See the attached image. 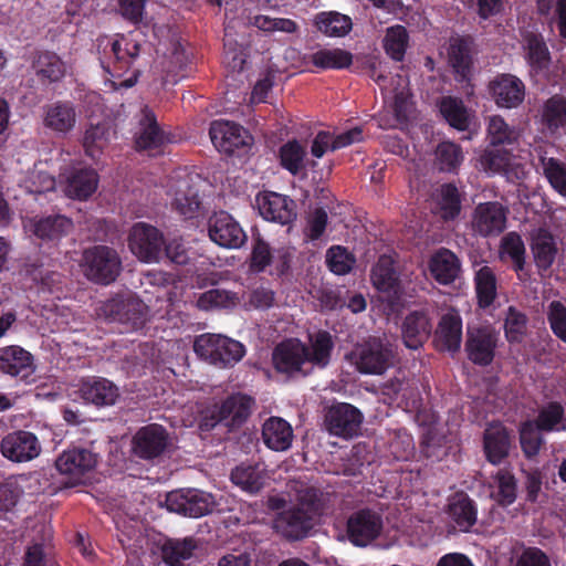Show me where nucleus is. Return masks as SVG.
<instances>
[{"mask_svg": "<svg viewBox=\"0 0 566 566\" xmlns=\"http://www.w3.org/2000/svg\"><path fill=\"white\" fill-rule=\"evenodd\" d=\"M164 245V235L156 227L145 222H138L132 227L128 247L139 261L145 263L159 262Z\"/></svg>", "mask_w": 566, "mask_h": 566, "instance_id": "obj_10", "label": "nucleus"}, {"mask_svg": "<svg viewBox=\"0 0 566 566\" xmlns=\"http://www.w3.org/2000/svg\"><path fill=\"white\" fill-rule=\"evenodd\" d=\"M147 313V306L132 292L116 295L97 307L98 316L129 324L133 329H138L144 325Z\"/></svg>", "mask_w": 566, "mask_h": 566, "instance_id": "obj_9", "label": "nucleus"}, {"mask_svg": "<svg viewBox=\"0 0 566 566\" xmlns=\"http://www.w3.org/2000/svg\"><path fill=\"white\" fill-rule=\"evenodd\" d=\"M281 165L292 175L302 172L307 165L306 150L296 140L287 142L280 149Z\"/></svg>", "mask_w": 566, "mask_h": 566, "instance_id": "obj_50", "label": "nucleus"}, {"mask_svg": "<svg viewBox=\"0 0 566 566\" xmlns=\"http://www.w3.org/2000/svg\"><path fill=\"white\" fill-rule=\"evenodd\" d=\"M195 547L192 538L169 539L163 545V558L170 566H182L184 562L191 558Z\"/></svg>", "mask_w": 566, "mask_h": 566, "instance_id": "obj_49", "label": "nucleus"}, {"mask_svg": "<svg viewBox=\"0 0 566 566\" xmlns=\"http://www.w3.org/2000/svg\"><path fill=\"white\" fill-rule=\"evenodd\" d=\"M431 331L429 317L423 312L410 313L402 324V339L410 349L420 348L428 339Z\"/></svg>", "mask_w": 566, "mask_h": 566, "instance_id": "obj_37", "label": "nucleus"}, {"mask_svg": "<svg viewBox=\"0 0 566 566\" xmlns=\"http://www.w3.org/2000/svg\"><path fill=\"white\" fill-rule=\"evenodd\" d=\"M265 471L259 464H241L231 472L232 482L249 493L259 492L265 483Z\"/></svg>", "mask_w": 566, "mask_h": 566, "instance_id": "obj_41", "label": "nucleus"}, {"mask_svg": "<svg viewBox=\"0 0 566 566\" xmlns=\"http://www.w3.org/2000/svg\"><path fill=\"white\" fill-rule=\"evenodd\" d=\"M112 127L108 123H99L86 129L83 146L87 156L92 159H98L104 149L108 146L112 136Z\"/></svg>", "mask_w": 566, "mask_h": 566, "instance_id": "obj_42", "label": "nucleus"}, {"mask_svg": "<svg viewBox=\"0 0 566 566\" xmlns=\"http://www.w3.org/2000/svg\"><path fill=\"white\" fill-rule=\"evenodd\" d=\"M394 258L384 254L379 256L377 263L371 270V282L381 293L386 294L388 301L398 297L400 293L399 281L394 269Z\"/></svg>", "mask_w": 566, "mask_h": 566, "instance_id": "obj_31", "label": "nucleus"}, {"mask_svg": "<svg viewBox=\"0 0 566 566\" xmlns=\"http://www.w3.org/2000/svg\"><path fill=\"white\" fill-rule=\"evenodd\" d=\"M0 373L19 382L30 385L35 381V357L32 353L19 345L1 347Z\"/></svg>", "mask_w": 566, "mask_h": 566, "instance_id": "obj_11", "label": "nucleus"}, {"mask_svg": "<svg viewBox=\"0 0 566 566\" xmlns=\"http://www.w3.org/2000/svg\"><path fill=\"white\" fill-rule=\"evenodd\" d=\"M84 276L97 284L114 282L122 271V260L116 250L107 245L85 249L80 263Z\"/></svg>", "mask_w": 566, "mask_h": 566, "instance_id": "obj_6", "label": "nucleus"}, {"mask_svg": "<svg viewBox=\"0 0 566 566\" xmlns=\"http://www.w3.org/2000/svg\"><path fill=\"white\" fill-rule=\"evenodd\" d=\"M524 57L534 75H546L551 66L548 48L538 34H527L523 44Z\"/></svg>", "mask_w": 566, "mask_h": 566, "instance_id": "obj_36", "label": "nucleus"}, {"mask_svg": "<svg viewBox=\"0 0 566 566\" xmlns=\"http://www.w3.org/2000/svg\"><path fill=\"white\" fill-rule=\"evenodd\" d=\"M462 158L460 147L451 142H443L437 147L436 161L440 170H454L461 164Z\"/></svg>", "mask_w": 566, "mask_h": 566, "instance_id": "obj_61", "label": "nucleus"}, {"mask_svg": "<svg viewBox=\"0 0 566 566\" xmlns=\"http://www.w3.org/2000/svg\"><path fill=\"white\" fill-rule=\"evenodd\" d=\"M537 8L542 14L553 11L559 36L566 42V0H537Z\"/></svg>", "mask_w": 566, "mask_h": 566, "instance_id": "obj_64", "label": "nucleus"}, {"mask_svg": "<svg viewBox=\"0 0 566 566\" xmlns=\"http://www.w3.org/2000/svg\"><path fill=\"white\" fill-rule=\"evenodd\" d=\"M475 290L480 306L488 307L496 296V277L493 270L483 265L475 273Z\"/></svg>", "mask_w": 566, "mask_h": 566, "instance_id": "obj_53", "label": "nucleus"}, {"mask_svg": "<svg viewBox=\"0 0 566 566\" xmlns=\"http://www.w3.org/2000/svg\"><path fill=\"white\" fill-rule=\"evenodd\" d=\"M239 296L233 292L221 289H211L199 295L197 306L205 311L232 308L239 304Z\"/></svg>", "mask_w": 566, "mask_h": 566, "instance_id": "obj_52", "label": "nucleus"}, {"mask_svg": "<svg viewBox=\"0 0 566 566\" xmlns=\"http://www.w3.org/2000/svg\"><path fill=\"white\" fill-rule=\"evenodd\" d=\"M198 175L177 174L167 184V200L170 209L184 219L195 218L200 209Z\"/></svg>", "mask_w": 566, "mask_h": 566, "instance_id": "obj_7", "label": "nucleus"}, {"mask_svg": "<svg viewBox=\"0 0 566 566\" xmlns=\"http://www.w3.org/2000/svg\"><path fill=\"white\" fill-rule=\"evenodd\" d=\"M96 463V455L90 450L72 448L63 451L57 457L55 468L69 482L77 483L95 468Z\"/></svg>", "mask_w": 566, "mask_h": 566, "instance_id": "obj_19", "label": "nucleus"}, {"mask_svg": "<svg viewBox=\"0 0 566 566\" xmlns=\"http://www.w3.org/2000/svg\"><path fill=\"white\" fill-rule=\"evenodd\" d=\"M324 506L323 493L314 486L296 489L295 503L280 512L273 521L274 530L289 539L307 536Z\"/></svg>", "mask_w": 566, "mask_h": 566, "instance_id": "obj_2", "label": "nucleus"}, {"mask_svg": "<svg viewBox=\"0 0 566 566\" xmlns=\"http://www.w3.org/2000/svg\"><path fill=\"white\" fill-rule=\"evenodd\" d=\"M491 92L497 106L514 108L523 102L525 86L518 77L502 74L491 83Z\"/></svg>", "mask_w": 566, "mask_h": 566, "instance_id": "obj_29", "label": "nucleus"}, {"mask_svg": "<svg viewBox=\"0 0 566 566\" xmlns=\"http://www.w3.org/2000/svg\"><path fill=\"white\" fill-rule=\"evenodd\" d=\"M1 454L15 463L29 462L36 459L42 447L38 437L24 430L8 433L0 443Z\"/></svg>", "mask_w": 566, "mask_h": 566, "instance_id": "obj_14", "label": "nucleus"}, {"mask_svg": "<svg viewBox=\"0 0 566 566\" xmlns=\"http://www.w3.org/2000/svg\"><path fill=\"white\" fill-rule=\"evenodd\" d=\"M381 530V516L370 510L354 513L347 522L348 538L356 546L368 545L380 535Z\"/></svg>", "mask_w": 566, "mask_h": 566, "instance_id": "obj_21", "label": "nucleus"}, {"mask_svg": "<svg viewBox=\"0 0 566 566\" xmlns=\"http://www.w3.org/2000/svg\"><path fill=\"white\" fill-rule=\"evenodd\" d=\"M255 205L265 220L289 224L296 219L295 203L286 196L263 191L256 196Z\"/></svg>", "mask_w": 566, "mask_h": 566, "instance_id": "obj_20", "label": "nucleus"}, {"mask_svg": "<svg viewBox=\"0 0 566 566\" xmlns=\"http://www.w3.org/2000/svg\"><path fill=\"white\" fill-rule=\"evenodd\" d=\"M384 49L386 53L395 61H402L409 44V34L405 27L392 25L386 30L384 38Z\"/></svg>", "mask_w": 566, "mask_h": 566, "instance_id": "obj_51", "label": "nucleus"}, {"mask_svg": "<svg viewBox=\"0 0 566 566\" xmlns=\"http://www.w3.org/2000/svg\"><path fill=\"white\" fill-rule=\"evenodd\" d=\"M497 342L496 332L489 327H481L476 331L469 329L467 350L469 358L480 365H488L492 361Z\"/></svg>", "mask_w": 566, "mask_h": 566, "instance_id": "obj_27", "label": "nucleus"}, {"mask_svg": "<svg viewBox=\"0 0 566 566\" xmlns=\"http://www.w3.org/2000/svg\"><path fill=\"white\" fill-rule=\"evenodd\" d=\"M326 423L332 434L352 438L360 428L361 415L349 403H338L329 409Z\"/></svg>", "mask_w": 566, "mask_h": 566, "instance_id": "obj_25", "label": "nucleus"}, {"mask_svg": "<svg viewBox=\"0 0 566 566\" xmlns=\"http://www.w3.org/2000/svg\"><path fill=\"white\" fill-rule=\"evenodd\" d=\"M535 424L543 431L566 430V418L564 417L563 407L556 402L545 406L539 411Z\"/></svg>", "mask_w": 566, "mask_h": 566, "instance_id": "obj_56", "label": "nucleus"}, {"mask_svg": "<svg viewBox=\"0 0 566 566\" xmlns=\"http://www.w3.org/2000/svg\"><path fill=\"white\" fill-rule=\"evenodd\" d=\"M495 490L492 496L501 504H512L516 499V483L514 476L507 471H499L494 478Z\"/></svg>", "mask_w": 566, "mask_h": 566, "instance_id": "obj_60", "label": "nucleus"}, {"mask_svg": "<svg viewBox=\"0 0 566 566\" xmlns=\"http://www.w3.org/2000/svg\"><path fill=\"white\" fill-rule=\"evenodd\" d=\"M500 256L502 260H511L515 271L520 272L523 270L525 263V245L517 233L510 232L503 237L500 247Z\"/></svg>", "mask_w": 566, "mask_h": 566, "instance_id": "obj_54", "label": "nucleus"}, {"mask_svg": "<svg viewBox=\"0 0 566 566\" xmlns=\"http://www.w3.org/2000/svg\"><path fill=\"white\" fill-rule=\"evenodd\" d=\"M293 438V429L283 418L271 417L262 426V440L273 451L282 452L289 450Z\"/></svg>", "mask_w": 566, "mask_h": 566, "instance_id": "obj_35", "label": "nucleus"}, {"mask_svg": "<svg viewBox=\"0 0 566 566\" xmlns=\"http://www.w3.org/2000/svg\"><path fill=\"white\" fill-rule=\"evenodd\" d=\"M60 182L64 185L66 196L84 200L96 191L98 175L94 169L76 164L61 172Z\"/></svg>", "mask_w": 566, "mask_h": 566, "instance_id": "obj_18", "label": "nucleus"}, {"mask_svg": "<svg viewBox=\"0 0 566 566\" xmlns=\"http://www.w3.org/2000/svg\"><path fill=\"white\" fill-rule=\"evenodd\" d=\"M209 237L218 245L239 249L247 241V234L239 222L228 212H216L209 220Z\"/></svg>", "mask_w": 566, "mask_h": 566, "instance_id": "obj_17", "label": "nucleus"}, {"mask_svg": "<svg viewBox=\"0 0 566 566\" xmlns=\"http://www.w3.org/2000/svg\"><path fill=\"white\" fill-rule=\"evenodd\" d=\"M188 515L189 517H200L213 511L217 502L212 494L188 489Z\"/></svg>", "mask_w": 566, "mask_h": 566, "instance_id": "obj_59", "label": "nucleus"}, {"mask_svg": "<svg viewBox=\"0 0 566 566\" xmlns=\"http://www.w3.org/2000/svg\"><path fill=\"white\" fill-rule=\"evenodd\" d=\"M253 400L242 394L228 397L209 420L202 419L201 427L210 428L218 422H223L229 428L239 427L244 423L251 415Z\"/></svg>", "mask_w": 566, "mask_h": 566, "instance_id": "obj_16", "label": "nucleus"}, {"mask_svg": "<svg viewBox=\"0 0 566 566\" xmlns=\"http://www.w3.org/2000/svg\"><path fill=\"white\" fill-rule=\"evenodd\" d=\"M486 134L491 148L480 157V167L486 172L502 174L507 179L521 178L523 170L518 157L513 154L520 130L502 116L493 115L489 118Z\"/></svg>", "mask_w": 566, "mask_h": 566, "instance_id": "obj_1", "label": "nucleus"}, {"mask_svg": "<svg viewBox=\"0 0 566 566\" xmlns=\"http://www.w3.org/2000/svg\"><path fill=\"white\" fill-rule=\"evenodd\" d=\"M448 60L452 69L462 78H467L470 73L471 56L469 44L460 36H453L448 45Z\"/></svg>", "mask_w": 566, "mask_h": 566, "instance_id": "obj_46", "label": "nucleus"}, {"mask_svg": "<svg viewBox=\"0 0 566 566\" xmlns=\"http://www.w3.org/2000/svg\"><path fill=\"white\" fill-rule=\"evenodd\" d=\"M166 140L167 137L158 127L154 113L148 107L143 108L138 128L135 133L136 147L154 155Z\"/></svg>", "mask_w": 566, "mask_h": 566, "instance_id": "obj_28", "label": "nucleus"}, {"mask_svg": "<svg viewBox=\"0 0 566 566\" xmlns=\"http://www.w3.org/2000/svg\"><path fill=\"white\" fill-rule=\"evenodd\" d=\"M28 232L41 240L54 241L67 234L72 228V221L63 216L46 217L42 219H28L23 223Z\"/></svg>", "mask_w": 566, "mask_h": 566, "instance_id": "obj_33", "label": "nucleus"}, {"mask_svg": "<svg viewBox=\"0 0 566 566\" xmlns=\"http://www.w3.org/2000/svg\"><path fill=\"white\" fill-rule=\"evenodd\" d=\"M311 61L322 69H345L352 64L353 55L342 49H326L313 53Z\"/></svg>", "mask_w": 566, "mask_h": 566, "instance_id": "obj_55", "label": "nucleus"}, {"mask_svg": "<svg viewBox=\"0 0 566 566\" xmlns=\"http://www.w3.org/2000/svg\"><path fill=\"white\" fill-rule=\"evenodd\" d=\"M537 124L545 135H555L566 125V99L553 96L545 101L537 115Z\"/></svg>", "mask_w": 566, "mask_h": 566, "instance_id": "obj_34", "label": "nucleus"}, {"mask_svg": "<svg viewBox=\"0 0 566 566\" xmlns=\"http://www.w3.org/2000/svg\"><path fill=\"white\" fill-rule=\"evenodd\" d=\"M374 80L381 86L384 94V106L376 117L379 127L385 129L401 127L415 113L408 78L397 74L388 84H384L386 77L375 73Z\"/></svg>", "mask_w": 566, "mask_h": 566, "instance_id": "obj_3", "label": "nucleus"}, {"mask_svg": "<svg viewBox=\"0 0 566 566\" xmlns=\"http://www.w3.org/2000/svg\"><path fill=\"white\" fill-rule=\"evenodd\" d=\"M428 269L431 276L442 285L453 283L461 272L458 256L448 249H439L429 260Z\"/></svg>", "mask_w": 566, "mask_h": 566, "instance_id": "obj_30", "label": "nucleus"}, {"mask_svg": "<svg viewBox=\"0 0 566 566\" xmlns=\"http://www.w3.org/2000/svg\"><path fill=\"white\" fill-rule=\"evenodd\" d=\"M34 69L39 76L50 82L61 80L66 73V64L53 52H41L34 62Z\"/></svg>", "mask_w": 566, "mask_h": 566, "instance_id": "obj_48", "label": "nucleus"}, {"mask_svg": "<svg viewBox=\"0 0 566 566\" xmlns=\"http://www.w3.org/2000/svg\"><path fill=\"white\" fill-rule=\"evenodd\" d=\"M542 166L548 182L563 197H566V165L555 158L542 157Z\"/></svg>", "mask_w": 566, "mask_h": 566, "instance_id": "obj_57", "label": "nucleus"}, {"mask_svg": "<svg viewBox=\"0 0 566 566\" xmlns=\"http://www.w3.org/2000/svg\"><path fill=\"white\" fill-rule=\"evenodd\" d=\"M395 356L394 346L386 337H371L356 345L348 359L361 374L382 375L394 366Z\"/></svg>", "mask_w": 566, "mask_h": 566, "instance_id": "obj_5", "label": "nucleus"}, {"mask_svg": "<svg viewBox=\"0 0 566 566\" xmlns=\"http://www.w3.org/2000/svg\"><path fill=\"white\" fill-rule=\"evenodd\" d=\"M209 135L213 146L226 154H233L238 149L249 147L252 143L248 130L230 120H213Z\"/></svg>", "mask_w": 566, "mask_h": 566, "instance_id": "obj_15", "label": "nucleus"}, {"mask_svg": "<svg viewBox=\"0 0 566 566\" xmlns=\"http://www.w3.org/2000/svg\"><path fill=\"white\" fill-rule=\"evenodd\" d=\"M472 229L483 237L497 235L506 228V210L499 202H484L475 207Z\"/></svg>", "mask_w": 566, "mask_h": 566, "instance_id": "obj_22", "label": "nucleus"}, {"mask_svg": "<svg viewBox=\"0 0 566 566\" xmlns=\"http://www.w3.org/2000/svg\"><path fill=\"white\" fill-rule=\"evenodd\" d=\"M449 516L460 531H468L476 521V510L467 495L457 494L449 503Z\"/></svg>", "mask_w": 566, "mask_h": 566, "instance_id": "obj_44", "label": "nucleus"}, {"mask_svg": "<svg viewBox=\"0 0 566 566\" xmlns=\"http://www.w3.org/2000/svg\"><path fill=\"white\" fill-rule=\"evenodd\" d=\"M170 444L167 431L159 424L153 423L140 428L133 439V451L143 459L160 455Z\"/></svg>", "mask_w": 566, "mask_h": 566, "instance_id": "obj_24", "label": "nucleus"}, {"mask_svg": "<svg viewBox=\"0 0 566 566\" xmlns=\"http://www.w3.org/2000/svg\"><path fill=\"white\" fill-rule=\"evenodd\" d=\"M532 252L538 269L547 270L556 256V244L553 235L545 229H537L532 235Z\"/></svg>", "mask_w": 566, "mask_h": 566, "instance_id": "obj_40", "label": "nucleus"}, {"mask_svg": "<svg viewBox=\"0 0 566 566\" xmlns=\"http://www.w3.org/2000/svg\"><path fill=\"white\" fill-rule=\"evenodd\" d=\"M326 263L333 273L345 275L353 269L355 258L346 248L333 245L326 252Z\"/></svg>", "mask_w": 566, "mask_h": 566, "instance_id": "obj_58", "label": "nucleus"}, {"mask_svg": "<svg viewBox=\"0 0 566 566\" xmlns=\"http://www.w3.org/2000/svg\"><path fill=\"white\" fill-rule=\"evenodd\" d=\"M538 426L535 422L527 421L523 423L520 430L521 447L527 458L538 453L543 443Z\"/></svg>", "mask_w": 566, "mask_h": 566, "instance_id": "obj_63", "label": "nucleus"}, {"mask_svg": "<svg viewBox=\"0 0 566 566\" xmlns=\"http://www.w3.org/2000/svg\"><path fill=\"white\" fill-rule=\"evenodd\" d=\"M97 49L102 67L112 77H120L138 57L140 41L134 33L104 35L97 39Z\"/></svg>", "mask_w": 566, "mask_h": 566, "instance_id": "obj_4", "label": "nucleus"}, {"mask_svg": "<svg viewBox=\"0 0 566 566\" xmlns=\"http://www.w3.org/2000/svg\"><path fill=\"white\" fill-rule=\"evenodd\" d=\"M155 34L158 38L156 52L163 71L168 74H176L189 61V54L181 42V38L177 31L166 27L157 28Z\"/></svg>", "mask_w": 566, "mask_h": 566, "instance_id": "obj_12", "label": "nucleus"}, {"mask_svg": "<svg viewBox=\"0 0 566 566\" xmlns=\"http://www.w3.org/2000/svg\"><path fill=\"white\" fill-rule=\"evenodd\" d=\"M272 360L277 371L287 375H306L311 371L306 358V345L297 338L280 343L273 350Z\"/></svg>", "mask_w": 566, "mask_h": 566, "instance_id": "obj_13", "label": "nucleus"}, {"mask_svg": "<svg viewBox=\"0 0 566 566\" xmlns=\"http://www.w3.org/2000/svg\"><path fill=\"white\" fill-rule=\"evenodd\" d=\"M24 187L29 192L41 193L55 188L54 178L45 171L43 165H35L24 180Z\"/></svg>", "mask_w": 566, "mask_h": 566, "instance_id": "obj_62", "label": "nucleus"}, {"mask_svg": "<svg viewBox=\"0 0 566 566\" xmlns=\"http://www.w3.org/2000/svg\"><path fill=\"white\" fill-rule=\"evenodd\" d=\"M440 112L452 127L459 130L469 128L472 116L461 99L443 97L440 102Z\"/></svg>", "mask_w": 566, "mask_h": 566, "instance_id": "obj_47", "label": "nucleus"}, {"mask_svg": "<svg viewBox=\"0 0 566 566\" xmlns=\"http://www.w3.org/2000/svg\"><path fill=\"white\" fill-rule=\"evenodd\" d=\"M334 342L332 335L325 331H318L310 334L308 345H306V358L311 370L314 367L325 368L332 357Z\"/></svg>", "mask_w": 566, "mask_h": 566, "instance_id": "obj_38", "label": "nucleus"}, {"mask_svg": "<svg viewBox=\"0 0 566 566\" xmlns=\"http://www.w3.org/2000/svg\"><path fill=\"white\" fill-rule=\"evenodd\" d=\"M80 392L84 400L96 406H112L119 397L118 387L111 380L101 377L83 380Z\"/></svg>", "mask_w": 566, "mask_h": 566, "instance_id": "obj_32", "label": "nucleus"}, {"mask_svg": "<svg viewBox=\"0 0 566 566\" xmlns=\"http://www.w3.org/2000/svg\"><path fill=\"white\" fill-rule=\"evenodd\" d=\"M437 211L444 220L454 219L461 210L460 195L453 185L447 184L440 186L434 195Z\"/></svg>", "mask_w": 566, "mask_h": 566, "instance_id": "obj_43", "label": "nucleus"}, {"mask_svg": "<svg viewBox=\"0 0 566 566\" xmlns=\"http://www.w3.org/2000/svg\"><path fill=\"white\" fill-rule=\"evenodd\" d=\"M315 25L326 36L340 38L346 35L353 27L348 15L338 12H322L315 17Z\"/></svg>", "mask_w": 566, "mask_h": 566, "instance_id": "obj_45", "label": "nucleus"}, {"mask_svg": "<svg viewBox=\"0 0 566 566\" xmlns=\"http://www.w3.org/2000/svg\"><path fill=\"white\" fill-rule=\"evenodd\" d=\"M462 343V318L458 311L451 308L441 315L433 335L437 349L457 353Z\"/></svg>", "mask_w": 566, "mask_h": 566, "instance_id": "obj_23", "label": "nucleus"}, {"mask_svg": "<svg viewBox=\"0 0 566 566\" xmlns=\"http://www.w3.org/2000/svg\"><path fill=\"white\" fill-rule=\"evenodd\" d=\"M510 448L511 439L502 424L494 423L486 428L484 433V451L491 463H500L507 457Z\"/></svg>", "mask_w": 566, "mask_h": 566, "instance_id": "obj_39", "label": "nucleus"}, {"mask_svg": "<svg viewBox=\"0 0 566 566\" xmlns=\"http://www.w3.org/2000/svg\"><path fill=\"white\" fill-rule=\"evenodd\" d=\"M77 113L70 102H54L43 107V125L59 135H66L75 127Z\"/></svg>", "mask_w": 566, "mask_h": 566, "instance_id": "obj_26", "label": "nucleus"}, {"mask_svg": "<svg viewBox=\"0 0 566 566\" xmlns=\"http://www.w3.org/2000/svg\"><path fill=\"white\" fill-rule=\"evenodd\" d=\"M193 349L198 356L218 367L233 366L244 354V346L221 334H202L196 338Z\"/></svg>", "mask_w": 566, "mask_h": 566, "instance_id": "obj_8", "label": "nucleus"}]
</instances>
